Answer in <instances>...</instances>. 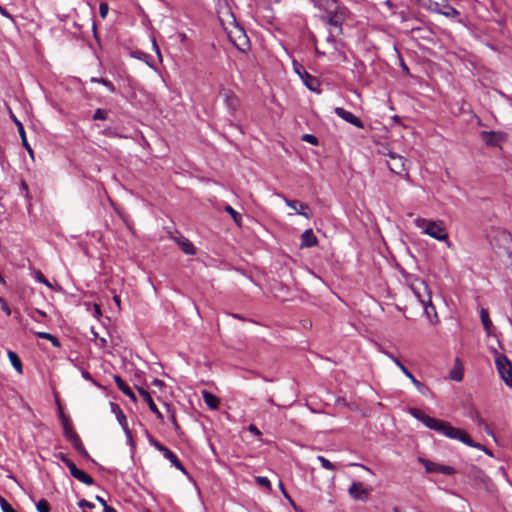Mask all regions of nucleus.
<instances>
[{
  "label": "nucleus",
  "instance_id": "7",
  "mask_svg": "<svg viewBox=\"0 0 512 512\" xmlns=\"http://www.w3.org/2000/svg\"><path fill=\"white\" fill-rule=\"evenodd\" d=\"M387 155L390 158V160L387 161L389 170L392 173L402 175L405 179L409 180L410 177L406 167V159L403 156L391 151H389Z\"/></svg>",
  "mask_w": 512,
  "mask_h": 512
},
{
  "label": "nucleus",
  "instance_id": "6",
  "mask_svg": "<svg viewBox=\"0 0 512 512\" xmlns=\"http://www.w3.org/2000/svg\"><path fill=\"white\" fill-rule=\"evenodd\" d=\"M419 5L428 9L432 12L441 13L443 15L449 16L451 13L453 15H457L458 12L450 7L447 3V0H416Z\"/></svg>",
  "mask_w": 512,
  "mask_h": 512
},
{
  "label": "nucleus",
  "instance_id": "61",
  "mask_svg": "<svg viewBox=\"0 0 512 512\" xmlns=\"http://www.w3.org/2000/svg\"><path fill=\"white\" fill-rule=\"evenodd\" d=\"M281 491H282V493H283L284 497H285L286 499H288L290 503H292V504H293V501H292L291 497L289 496V494L286 492V490L283 488V490H281Z\"/></svg>",
  "mask_w": 512,
  "mask_h": 512
},
{
  "label": "nucleus",
  "instance_id": "24",
  "mask_svg": "<svg viewBox=\"0 0 512 512\" xmlns=\"http://www.w3.org/2000/svg\"><path fill=\"white\" fill-rule=\"evenodd\" d=\"M68 441H70L72 443V445L74 446V448L82 455L84 456H88V453L87 451L85 450L83 444H82V441L80 439V437L78 436V434H71V438L68 439Z\"/></svg>",
  "mask_w": 512,
  "mask_h": 512
},
{
  "label": "nucleus",
  "instance_id": "23",
  "mask_svg": "<svg viewBox=\"0 0 512 512\" xmlns=\"http://www.w3.org/2000/svg\"><path fill=\"white\" fill-rule=\"evenodd\" d=\"M60 418L62 420V425H63V429H64V436L68 440V439L71 438V434H77V433L74 431V429L72 428L69 420L65 417V415L63 414L61 409H60Z\"/></svg>",
  "mask_w": 512,
  "mask_h": 512
},
{
  "label": "nucleus",
  "instance_id": "53",
  "mask_svg": "<svg viewBox=\"0 0 512 512\" xmlns=\"http://www.w3.org/2000/svg\"><path fill=\"white\" fill-rule=\"evenodd\" d=\"M113 300L117 306V308L120 310L121 309V300H120V297L118 295H114L113 296Z\"/></svg>",
  "mask_w": 512,
  "mask_h": 512
},
{
  "label": "nucleus",
  "instance_id": "19",
  "mask_svg": "<svg viewBox=\"0 0 512 512\" xmlns=\"http://www.w3.org/2000/svg\"><path fill=\"white\" fill-rule=\"evenodd\" d=\"M114 381L120 391H122L126 396H128L132 401H136V396L130 387L122 380L120 376H114Z\"/></svg>",
  "mask_w": 512,
  "mask_h": 512
},
{
  "label": "nucleus",
  "instance_id": "12",
  "mask_svg": "<svg viewBox=\"0 0 512 512\" xmlns=\"http://www.w3.org/2000/svg\"><path fill=\"white\" fill-rule=\"evenodd\" d=\"M219 94L223 97L224 102L230 111L234 113L240 105L239 98L234 94L233 91L225 88H221Z\"/></svg>",
  "mask_w": 512,
  "mask_h": 512
},
{
  "label": "nucleus",
  "instance_id": "40",
  "mask_svg": "<svg viewBox=\"0 0 512 512\" xmlns=\"http://www.w3.org/2000/svg\"><path fill=\"white\" fill-rule=\"evenodd\" d=\"M66 466L68 467L69 471H70V474L74 477L75 474L79 471V468H77V466L74 464V462H72L71 460L66 464Z\"/></svg>",
  "mask_w": 512,
  "mask_h": 512
},
{
  "label": "nucleus",
  "instance_id": "38",
  "mask_svg": "<svg viewBox=\"0 0 512 512\" xmlns=\"http://www.w3.org/2000/svg\"><path fill=\"white\" fill-rule=\"evenodd\" d=\"M302 140L311 144V145H318V139L312 134H304L302 136Z\"/></svg>",
  "mask_w": 512,
  "mask_h": 512
},
{
  "label": "nucleus",
  "instance_id": "22",
  "mask_svg": "<svg viewBox=\"0 0 512 512\" xmlns=\"http://www.w3.org/2000/svg\"><path fill=\"white\" fill-rule=\"evenodd\" d=\"M162 454L177 469L184 471V467H183L182 463L179 461L178 457L176 456V454L174 452H172L170 449L166 448Z\"/></svg>",
  "mask_w": 512,
  "mask_h": 512
},
{
  "label": "nucleus",
  "instance_id": "36",
  "mask_svg": "<svg viewBox=\"0 0 512 512\" xmlns=\"http://www.w3.org/2000/svg\"><path fill=\"white\" fill-rule=\"evenodd\" d=\"M94 120H106L107 119V112L104 109L98 108L96 109L94 115Z\"/></svg>",
  "mask_w": 512,
  "mask_h": 512
},
{
  "label": "nucleus",
  "instance_id": "41",
  "mask_svg": "<svg viewBox=\"0 0 512 512\" xmlns=\"http://www.w3.org/2000/svg\"><path fill=\"white\" fill-rule=\"evenodd\" d=\"M35 314L41 315V317H47L46 312L39 310V309H35V311L33 313L29 314L31 319L34 320L35 322H39V320L36 318Z\"/></svg>",
  "mask_w": 512,
  "mask_h": 512
},
{
  "label": "nucleus",
  "instance_id": "58",
  "mask_svg": "<svg viewBox=\"0 0 512 512\" xmlns=\"http://www.w3.org/2000/svg\"><path fill=\"white\" fill-rule=\"evenodd\" d=\"M104 512H117L113 507L109 506L108 504L103 507Z\"/></svg>",
  "mask_w": 512,
  "mask_h": 512
},
{
  "label": "nucleus",
  "instance_id": "30",
  "mask_svg": "<svg viewBox=\"0 0 512 512\" xmlns=\"http://www.w3.org/2000/svg\"><path fill=\"white\" fill-rule=\"evenodd\" d=\"M0 507L2 512H17L16 510H14L11 504L2 496H0Z\"/></svg>",
  "mask_w": 512,
  "mask_h": 512
},
{
  "label": "nucleus",
  "instance_id": "26",
  "mask_svg": "<svg viewBox=\"0 0 512 512\" xmlns=\"http://www.w3.org/2000/svg\"><path fill=\"white\" fill-rule=\"evenodd\" d=\"M8 358H9L12 366L15 368V370L21 374L22 373V363H21V360H20L19 356L17 355V353H15L14 351H8Z\"/></svg>",
  "mask_w": 512,
  "mask_h": 512
},
{
  "label": "nucleus",
  "instance_id": "55",
  "mask_svg": "<svg viewBox=\"0 0 512 512\" xmlns=\"http://www.w3.org/2000/svg\"><path fill=\"white\" fill-rule=\"evenodd\" d=\"M328 24L331 25V26H336V27L339 26L338 21L334 17H330L328 19Z\"/></svg>",
  "mask_w": 512,
  "mask_h": 512
},
{
  "label": "nucleus",
  "instance_id": "60",
  "mask_svg": "<svg viewBox=\"0 0 512 512\" xmlns=\"http://www.w3.org/2000/svg\"><path fill=\"white\" fill-rule=\"evenodd\" d=\"M94 312H95L96 316L101 315V310H100V306L99 305H97V304L94 305Z\"/></svg>",
  "mask_w": 512,
  "mask_h": 512
},
{
  "label": "nucleus",
  "instance_id": "64",
  "mask_svg": "<svg viewBox=\"0 0 512 512\" xmlns=\"http://www.w3.org/2000/svg\"><path fill=\"white\" fill-rule=\"evenodd\" d=\"M281 491H282V493H283L284 497H285L286 499H288L290 503H292V504H293V501H292L291 497L289 496V494L286 492V490L283 488V490H281Z\"/></svg>",
  "mask_w": 512,
  "mask_h": 512
},
{
  "label": "nucleus",
  "instance_id": "18",
  "mask_svg": "<svg viewBox=\"0 0 512 512\" xmlns=\"http://www.w3.org/2000/svg\"><path fill=\"white\" fill-rule=\"evenodd\" d=\"M11 117H12L14 123L17 126V130H18V133H19V135L21 137V141H22L23 146L26 148L28 153L32 156L33 155V150H32V148L30 147V145H29V143L27 141L26 133H25L23 124L13 114L11 115Z\"/></svg>",
  "mask_w": 512,
  "mask_h": 512
},
{
  "label": "nucleus",
  "instance_id": "56",
  "mask_svg": "<svg viewBox=\"0 0 512 512\" xmlns=\"http://www.w3.org/2000/svg\"><path fill=\"white\" fill-rule=\"evenodd\" d=\"M152 384H153L154 386H156V387H159V388L163 387V385H164L163 381H162V380H160V379H154V380L152 381Z\"/></svg>",
  "mask_w": 512,
  "mask_h": 512
},
{
  "label": "nucleus",
  "instance_id": "17",
  "mask_svg": "<svg viewBox=\"0 0 512 512\" xmlns=\"http://www.w3.org/2000/svg\"><path fill=\"white\" fill-rule=\"evenodd\" d=\"M318 244L317 237L314 235L312 229L305 230L301 235V248L313 247Z\"/></svg>",
  "mask_w": 512,
  "mask_h": 512
},
{
  "label": "nucleus",
  "instance_id": "32",
  "mask_svg": "<svg viewBox=\"0 0 512 512\" xmlns=\"http://www.w3.org/2000/svg\"><path fill=\"white\" fill-rule=\"evenodd\" d=\"M317 459H318V461H320V463L324 469L332 470V471L336 469V466L333 463H331L328 459H326L325 457L318 456Z\"/></svg>",
  "mask_w": 512,
  "mask_h": 512
},
{
  "label": "nucleus",
  "instance_id": "63",
  "mask_svg": "<svg viewBox=\"0 0 512 512\" xmlns=\"http://www.w3.org/2000/svg\"><path fill=\"white\" fill-rule=\"evenodd\" d=\"M281 491H282V493H283L284 497H285L286 499H288L290 503H292V504H293V501H292L291 497L289 496V494L286 492V490L283 488V490H281Z\"/></svg>",
  "mask_w": 512,
  "mask_h": 512
},
{
  "label": "nucleus",
  "instance_id": "14",
  "mask_svg": "<svg viewBox=\"0 0 512 512\" xmlns=\"http://www.w3.org/2000/svg\"><path fill=\"white\" fill-rule=\"evenodd\" d=\"M285 203L287 204V206L292 208L296 213L304 216L305 218L309 219L311 217V214L308 213L310 209L307 204L299 202L297 200H290L287 198H285Z\"/></svg>",
  "mask_w": 512,
  "mask_h": 512
},
{
  "label": "nucleus",
  "instance_id": "46",
  "mask_svg": "<svg viewBox=\"0 0 512 512\" xmlns=\"http://www.w3.org/2000/svg\"><path fill=\"white\" fill-rule=\"evenodd\" d=\"M39 338H42V339H46V340H51V338L53 337L52 334L50 333H47V332H36L35 333Z\"/></svg>",
  "mask_w": 512,
  "mask_h": 512
},
{
  "label": "nucleus",
  "instance_id": "43",
  "mask_svg": "<svg viewBox=\"0 0 512 512\" xmlns=\"http://www.w3.org/2000/svg\"><path fill=\"white\" fill-rule=\"evenodd\" d=\"M36 279L39 282H41V283H43V284H45L47 286H50L49 282L46 280L45 276L43 275V273L41 271H37L36 272Z\"/></svg>",
  "mask_w": 512,
  "mask_h": 512
},
{
  "label": "nucleus",
  "instance_id": "8",
  "mask_svg": "<svg viewBox=\"0 0 512 512\" xmlns=\"http://www.w3.org/2000/svg\"><path fill=\"white\" fill-rule=\"evenodd\" d=\"M495 364L502 380L512 388V363L510 360L506 356L500 355L496 358Z\"/></svg>",
  "mask_w": 512,
  "mask_h": 512
},
{
  "label": "nucleus",
  "instance_id": "25",
  "mask_svg": "<svg viewBox=\"0 0 512 512\" xmlns=\"http://www.w3.org/2000/svg\"><path fill=\"white\" fill-rule=\"evenodd\" d=\"M480 318H481V322L483 324L485 331L489 335L491 333L492 322L489 318V314L486 309L482 308L480 310Z\"/></svg>",
  "mask_w": 512,
  "mask_h": 512
},
{
  "label": "nucleus",
  "instance_id": "4",
  "mask_svg": "<svg viewBox=\"0 0 512 512\" xmlns=\"http://www.w3.org/2000/svg\"><path fill=\"white\" fill-rule=\"evenodd\" d=\"M416 227L423 230L424 234L438 241H447L448 233L443 221H431L425 218L418 217L414 221Z\"/></svg>",
  "mask_w": 512,
  "mask_h": 512
},
{
  "label": "nucleus",
  "instance_id": "2",
  "mask_svg": "<svg viewBox=\"0 0 512 512\" xmlns=\"http://www.w3.org/2000/svg\"><path fill=\"white\" fill-rule=\"evenodd\" d=\"M410 289L420 304L423 306L424 311L431 322H437V313L431 301V291L427 283L416 276H409L407 278Z\"/></svg>",
  "mask_w": 512,
  "mask_h": 512
},
{
  "label": "nucleus",
  "instance_id": "45",
  "mask_svg": "<svg viewBox=\"0 0 512 512\" xmlns=\"http://www.w3.org/2000/svg\"><path fill=\"white\" fill-rule=\"evenodd\" d=\"M78 505L82 508H89V509L94 508V505L85 499L80 500Z\"/></svg>",
  "mask_w": 512,
  "mask_h": 512
},
{
  "label": "nucleus",
  "instance_id": "34",
  "mask_svg": "<svg viewBox=\"0 0 512 512\" xmlns=\"http://www.w3.org/2000/svg\"><path fill=\"white\" fill-rule=\"evenodd\" d=\"M255 481L257 482V484H259L260 486H263L267 489H271V483L269 481V479L267 477H263V476H257L255 477Z\"/></svg>",
  "mask_w": 512,
  "mask_h": 512
},
{
  "label": "nucleus",
  "instance_id": "29",
  "mask_svg": "<svg viewBox=\"0 0 512 512\" xmlns=\"http://www.w3.org/2000/svg\"><path fill=\"white\" fill-rule=\"evenodd\" d=\"M306 75V79H305V84L306 86L312 90V91H315L316 90V87L318 86V81L315 77H312L310 75H308L307 73L305 74Z\"/></svg>",
  "mask_w": 512,
  "mask_h": 512
},
{
  "label": "nucleus",
  "instance_id": "39",
  "mask_svg": "<svg viewBox=\"0 0 512 512\" xmlns=\"http://www.w3.org/2000/svg\"><path fill=\"white\" fill-rule=\"evenodd\" d=\"M109 7L107 3H101L99 6V13L102 18H105L108 14Z\"/></svg>",
  "mask_w": 512,
  "mask_h": 512
},
{
  "label": "nucleus",
  "instance_id": "59",
  "mask_svg": "<svg viewBox=\"0 0 512 512\" xmlns=\"http://www.w3.org/2000/svg\"><path fill=\"white\" fill-rule=\"evenodd\" d=\"M95 499L104 507L107 505L106 501L101 496H96Z\"/></svg>",
  "mask_w": 512,
  "mask_h": 512
},
{
  "label": "nucleus",
  "instance_id": "51",
  "mask_svg": "<svg viewBox=\"0 0 512 512\" xmlns=\"http://www.w3.org/2000/svg\"><path fill=\"white\" fill-rule=\"evenodd\" d=\"M49 341L52 343V345L54 347H60L61 346L60 341L54 335L51 338V340H49Z\"/></svg>",
  "mask_w": 512,
  "mask_h": 512
},
{
  "label": "nucleus",
  "instance_id": "48",
  "mask_svg": "<svg viewBox=\"0 0 512 512\" xmlns=\"http://www.w3.org/2000/svg\"><path fill=\"white\" fill-rule=\"evenodd\" d=\"M81 374L84 379L89 380V381L93 382L94 384H96L95 381L93 380L91 374L88 371L82 370Z\"/></svg>",
  "mask_w": 512,
  "mask_h": 512
},
{
  "label": "nucleus",
  "instance_id": "21",
  "mask_svg": "<svg viewBox=\"0 0 512 512\" xmlns=\"http://www.w3.org/2000/svg\"><path fill=\"white\" fill-rule=\"evenodd\" d=\"M112 411L116 414L117 420L119 421L120 425L123 427V429L128 433L129 430L127 428V419L123 411L120 409V407L117 404L111 403Z\"/></svg>",
  "mask_w": 512,
  "mask_h": 512
},
{
  "label": "nucleus",
  "instance_id": "42",
  "mask_svg": "<svg viewBox=\"0 0 512 512\" xmlns=\"http://www.w3.org/2000/svg\"><path fill=\"white\" fill-rule=\"evenodd\" d=\"M20 188L21 190L24 192V196L26 199H30V194H29V189H28V185L27 183L22 180L21 183H20Z\"/></svg>",
  "mask_w": 512,
  "mask_h": 512
},
{
  "label": "nucleus",
  "instance_id": "10",
  "mask_svg": "<svg viewBox=\"0 0 512 512\" xmlns=\"http://www.w3.org/2000/svg\"><path fill=\"white\" fill-rule=\"evenodd\" d=\"M419 462L424 465L425 470L428 473L439 472L444 475H452L455 472L454 468L451 466L441 465V464L426 460L424 458H419Z\"/></svg>",
  "mask_w": 512,
  "mask_h": 512
},
{
  "label": "nucleus",
  "instance_id": "15",
  "mask_svg": "<svg viewBox=\"0 0 512 512\" xmlns=\"http://www.w3.org/2000/svg\"><path fill=\"white\" fill-rule=\"evenodd\" d=\"M138 392L139 394L141 395V397L143 398V400L147 403L149 409L156 415V417L159 419V420H163V415L162 413L159 411V409L157 408L155 402L153 401L150 393L143 389V388H138Z\"/></svg>",
  "mask_w": 512,
  "mask_h": 512
},
{
  "label": "nucleus",
  "instance_id": "47",
  "mask_svg": "<svg viewBox=\"0 0 512 512\" xmlns=\"http://www.w3.org/2000/svg\"><path fill=\"white\" fill-rule=\"evenodd\" d=\"M450 378L455 381H460V380H462V373L452 371L450 374Z\"/></svg>",
  "mask_w": 512,
  "mask_h": 512
},
{
  "label": "nucleus",
  "instance_id": "52",
  "mask_svg": "<svg viewBox=\"0 0 512 512\" xmlns=\"http://www.w3.org/2000/svg\"><path fill=\"white\" fill-rule=\"evenodd\" d=\"M2 310L6 313V315H11V310L10 308L8 307L7 303L6 302H3L2 304Z\"/></svg>",
  "mask_w": 512,
  "mask_h": 512
},
{
  "label": "nucleus",
  "instance_id": "37",
  "mask_svg": "<svg viewBox=\"0 0 512 512\" xmlns=\"http://www.w3.org/2000/svg\"><path fill=\"white\" fill-rule=\"evenodd\" d=\"M36 507H37V510L39 512H49V504L46 500L44 499H41L37 504H36Z\"/></svg>",
  "mask_w": 512,
  "mask_h": 512
},
{
  "label": "nucleus",
  "instance_id": "57",
  "mask_svg": "<svg viewBox=\"0 0 512 512\" xmlns=\"http://www.w3.org/2000/svg\"><path fill=\"white\" fill-rule=\"evenodd\" d=\"M384 4H385V5H386L390 10H392V11H393V10H394V8H395V5L393 4L392 0H386V1L384 2Z\"/></svg>",
  "mask_w": 512,
  "mask_h": 512
},
{
  "label": "nucleus",
  "instance_id": "33",
  "mask_svg": "<svg viewBox=\"0 0 512 512\" xmlns=\"http://www.w3.org/2000/svg\"><path fill=\"white\" fill-rule=\"evenodd\" d=\"M225 211L231 215V217L233 218V220L235 221V223H237L238 225H240V221H241V216L240 214L235 211L231 206L227 205L225 207Z\"/></svg>",
  "mask_w": 512,
  "mask_h": 512
},
{
  "label": "nucleus",
  "instance_id": "11",
  "mask_svg": "<svg viewBox=\"0 0 512 512\" xmlns=\"http://www.w3.org/2000/svg\"><path fill=\"white\" fill-rule=\"evenodd\" d=\"M335 114L343 119L344 121L354 125L357 128L362 129L364 127L363 122L350 111L345 110L342 107H336L334 109Z\"/></svg>",
  "mask_w": 512,
  "mask_h": 512
},
{
  "label": "nucleus",
  "instance_id": "28",
  "mask_svg": "<svg viewBox=\"0 0 512 512\" xmlns=\"http://www.w3.org/2000/svg\"><path fill=\"white\" fill-rule=\"evenodd\" d=\"M401 371L411 380L417 389H421L422 384L411 374V372L405 366H401Z\"/></svg>",
  "mask_w": 512,
  "mask_h": 512
},
{
  "label": "nucleus",
  "instance_id": "1",
  "mask_svg": "<svg viewBox=\"0 0 512 512\" xmlns=\"http://www.w3.org/2000/svg\"><path fill=\"white\" fill-rule=\"evenodd\" d=\"M409 413L414 418L421 421L427 428L443 434L450 439L459 440L470 447L478 448L488 455H492L485 446L475 443L464 430L453 427L449 422L430 417L417 408H410Z\"/></svg>",
  "mask_w": 512,
  "mask_h": 512
},
{
  "label": "nucleus",
  "instance_id": "5",
  "mask_svg": "<svg viewBox=\"0 0 512 512\" xmlns=\"http://www.w3.org/2000/svg\"><path fill=\"white\" fill-rule=\"evenodd\" d=\"M497 253L512 257V236L505 230H497L491 240Z\"/></svg>",
  "mask_w": 512,
  "mask_h": 512
},
{
  "label": "nucleus",
  "instance_id": "31",
  "mask_svg": "<svg viewBox=\"0 0 512 512\" xmlns=\"http://www.w3.org/2000/svg\"><path fill=\"white\" fill-rule=\"evenodd\" d=\"M91 81L101 83V85L106 86L111 92L115 91L113 83L105 78H92Z\"/></svg>",
  "mask_w": 512,
  "mask_h": 512
},
{
  "label": "nucleus",
  "instance_id": "9",
  "mask_svg": "<svg viewBox=\"0 0 512 512\" xmlns=\"http://www.w3.org/2000/svg\"><path fill=\"white\" fill-rule=\"evenodd\" d=\"M371 488L365 486L362 482H353L348 490L349 495L354 500L366 501L370 494Z\"/></svg>",
  "mask_w": 512,
  "mask_h": 512
},
{
  "label": "nucleus",
  "instance_id": "16",
  "mask_svg": "<svg viewBox=\"0 0 512 512\" xmlns=\"http://www.w3.org/2000/svg\"><path fill=\"white\" fill-rule=\"evenodd\" d=\"M174 240L185 254L194 255L196 253L193 243L186 237L179 235L174 237Z\"/></svg>",
  "mask_w": 512,
  "mask_h": 512
},
{
  "label": "nucleus",
  "instance_id": "49",
  "mask_svg": "<svg viewBox=\"0 0 512 512\" xmlns=\"http://www.w3.org/2000/svg\"><path fill=\"white\" fill-rule=\"evenodd\" d=\"M56 457L60 459L65 465L70 461V459L67 458L66 455L62 452L58 453Z\"/></svg>",
  "mask_w": 512,
  "mask_h": 512
},
{
  "label": "nucleus",
  "instance_id": "13",
  "mask_svg": "<svg viewBox=\"0 0 512 512\" xmlns=\"http://www.w3.org/2000/svg\"><path fill=\"white\" fill-rule=\"evenodd\" d=\"M315 7L319 10L326 12L329 15L337 13L338 2L337 0H312Z\"/></svg>",
  "mask_w": 512,
  "mask_h": 512
},
{
  "label": "nucleus",
  "instance_id": "27",
  "mask_svg": "<svg viewBox=\"0 0 512 512\" xmlns=\"http://www.w3.org/2000/svg\"><path fill=\"white\" fill-rule=\"evenodd\" d=\"M74 478L86 485H92L94 483L93 478L81 469H79V471L75 474Z\"/></svg>",
  "mask_w": 512,
  "mask_h": 512
},
{
  "label": "nucleus",
  "instance_id": "44",
  "mask_svg": "<svg viewBox=\"0 0 512 512\" xmlns=\"http://www.w3.org/2000/svg\"><path fill=\"white\" fill-rule=\"evenodd\" d=\"M248 430H249V432H251L253 435L258 436V437H260V436H261V434H262V433L260 432V430H259V429L254 425V424H250V425L248 426Z\"/></svg>",
  "mask_w": 512,
  "mask_h": 512
},
{
  "label": "nucleus",
  "instance_id": "62",
  "mask_svg": "<svg viewBox=\"0 0 512 512\" xmlns=\"http://www.w3.org/2000/svg\"><path fill=\"white\" fill-rule=\"evenodd\" d=\"M281 491H282V493H283L284 497H285L286 499H288L290 503H292V504H293V501H292L291 497L289 496V494L286 492V490L283 488V490H281Z\"/></svg>",
  "mask_w": 512,
  "mask_h": 512
},
{
  "label": "nucleus",
  "instance_id": "54",
  "mask_svg": "<svg viewBox=\"0 0 512 512\" xmlns=\"http://www.w3.org/2000/svg\"><path fill=\"white\" fill-rule=\"evenodd\" d=\"M170 419H171V422H172V424H173L174 428H175V429H178V428H179V425H178V423H177V421H176V418H175V415H174V413H173V412H172V413H171V415H170Z\"/></svg>",
  "mask_w": 512,
  "mask_h": 512
},
{
  "label": "nucleus",
  "instance_id": "3",
  "mask_svg": "<svg viewBox=\"0 0 512 512\" xmlns=\"http://www.w3.org/2000/svg\"><path fill=\"white\" fill-rule=\"evenodd\" d=\"M227 36L230 42L241 52H247L250 49V40L246 35L243 27L236 23L235 19L229 23V26H225Z\"/></svg>",
  "mask_w": 512,
  "mask_h": 512
},
{
  "label": "nucleus",
  "instance_id": "50",
  "mask_svg": "<svg viewBox=\"0 0 512 512\" xmlns=\"http://www.w3.org/2000/svg\"><path fill=\"white\" fill-rule=\"evenodd\" d=\"M97 345L99 347H105L107 345V340L103 337H100L98 340H97Z\"/></svg>",
  "mask_w": 512,
  "mask_h": 512
},
{
  "label": "nucleus",
  "instance_id": "20",
  "mask_svg": "<svg viewBox=\"0 0 512 512\" xmlns=\"http://www.w3.org/2000/svg\"><path fill=\"white\" fill-rule=\"evenodd\" d=\"M202 397H203V400L205 402V404L210 408V409H217L219 404H220V400L218 397H216L215 395H213L212 393H210L209 391H202Z\"/></svg>",
  "mask_w": 512,
  "mask_h": 512
},
{
  "label": "nucleus",
  "instance_id": "35",
  "mask_svg": "<svg viewBox=\"0 0 512 512\" xmlns=\"http://www.w3.org/2000/svg\"><path fill=\"white\" fill-rule=\"evenodd\" d=\"M149 443L154 446L158 451H160L161 453L164 452V450L167 448L166 446H164L162 443H160L158 440H156L155 438H153L152 436L149 437Z\"/></svg>",
  "mask_w": 512,
  "mask_h": 512
}]
</instances>
